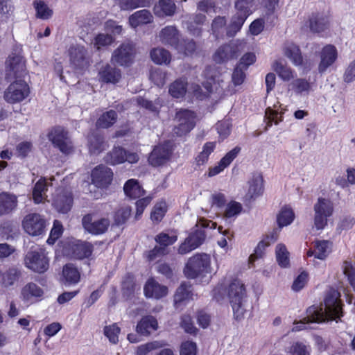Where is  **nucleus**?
Here are the masks:
<instances>
[{
	"mask_svg": "<svg viewBox=\"0 0 355 355\" xmlns=\"http://www.w3.org/2000/svg\"><path fill=\"white\" fill-rule=\"evenodd\" d=\"M120 333V328L116 324H113L110 326H106L104 328V334L109 339V340L114 344L119 341V334Z\"/></svg>",
	"mask_w": 355,
	"mask_h": 355,
	"instance_id": "60",
	"label": "nucleus"
},
{
	"mask_svg": "<svg viewBox=\"0 0 355 355\" xmlns=\"http://www.w3.org/2000/svg\"><path fill=\"white\" fill-rule=\"evenodd\" d=\"M249 188L246 193L248 199H255L263 193V179L261 174H254L248 182Z\"/></svg>",
	"mask_w": 355,
	"mask_h": 355,
	"instance_id": "26",
	"label": "nucleus"
},
{
	"mask_svg": "<svg viewBox=\"0 0 355 355\" xmlns=\"http://www.w3.org/2000/svg\"><path fill=\"white\" fill-rule=\"evenodd\" d=\"M150 79L158 87L164 85L166 80V73L159 69L152 70Z\"/></svg>",
	"mask_w": 355,
	"mask_h": 355,
	"instance_id": "62",
	"label": "nucleus"
},
{
	"mask_svg": "<svg viewBox=\"0 0 355 355\" xmlns=\"http://www.w3.org/2000/svg\"><path fill=\"white\" fill-rule=\"evenodd\" d=\"M43 294L42 288L33 282L26 284L21 291V298L24 301L26 302L41 297Z\"/></svg>",
	"mask_w": 355,
	"mask_h": 355,
	"instance_id": "33",
	"label": "nucleus"
},
{
	"mask_svg": "<svg viewBox=\"0 0 355 355\" xmlns=\"http://www.w3.org/2000/svg\"><path fill=\"white\" fill-rule=\"evenodd\" d=\"M29 94L28 85L24 80L17 79L5 90L3 97L7 103L14 104L24 101Z\"/></svg>",
	"mask_w": 355,
	"mask_h": 355,
	"instance_id": "8",
	"label": "nucleus"
},
{
	"mask_svg": "<svg viewBox=\"0 0 355 355\" xmlns=\"http://www.w3.org/2000/svg\"><path fill=\"white\" fill-rule=\"evenodd\" d=\"M166 204L164 201L157 202L153 207L150 218L155 223H159L166 212Z\"/></svg>",
	"mask_w": 355,
	"mask_h": 355,
	"instance_id": "58",
	"label": "nucleus"
},
{
	"mask_svg": "<svg viewBox=\"0 0 355 355\" xmlns=\"http://www.w3.org/2000/svg\"><path fill=\"white\" fill-rule=\"evenodd\" d=\"M63 231L62 225L58 220H55L53 228L51 230L50 236L47 239L49 244H53L55 241L62 235Z\"/></svg>",
	"mask_w": 355,
	"mask_h": 355,
	"instance_id": "63",
	"label": "nucleus"
},
{
	"mask_svg": "<svg viewBox=\"0 0 355 355\" xmlns=\"http://www.w3.org/2000/svg\"><path fill=\"white\" fill-rule=\"evenodd\" d=\"M24 266L29 270L43 273L49 266V259L47 257L45 250L41 248L28 251L24 259Z\"/></svg>",
	"mask_w": 355,
	"mask_h": 355,
	"instance_id": "4",
	"label": "nucleus"
},
{
	"mask_svg": "<svg viewBox=\"0 0 355 355\" xmlns=\"http://www.w3.org/2000/svg\"><path fill=\"white\" fill-rule=\"evenodd\" d=\"M33 6L37 18L46 20L51 17L53 10L43 1H35Z\"/></svg>",
	"mask_w": 355,
	"mask_h": 355,
	"instance_id": "49",
	"label": "nucleus"
},
{
	"mask_svg": "<svg viewBox=\"0 0 355 355\" xmlns=\"http://www.w3.org/2000/svg\"><path fill=\"white\" fill-rule=\"evenodd\" d=\"M144 290L147 297L155 299L165 297L168 293V288L166 286L159 284L154 279H150L147 281Z\"/></svg>",
	"mask_w": 355,
	"mask_h": 355,
	"instance_id": "24",
	"label": "nucleus"
},
{
	"mask_svg": "<svg viewBox=\"0 0 355 355\" xmlns=\"http://www.w3.org/2000/svg\"><path fill=\"white\" fill-rule=\"evenodd\" d=\"M178 240V234L175 230H171L169 232H161L158 234L155 241L159 243L161 247H166L173 245Z\"/></svg>",
	"mask_w": 355,
	"mask_h": 355,
	"instance_id": "46",
	"label": "nucleus"
},
{
	"mask_svg": "<svg viewBox=\"0 0 355 355\" xmlns=\"http://www.w3.org/2000/svg\"><path fill=\"white\" fill-rule=\"evenodd\" d=\"M6 77L11 80L12 78H21L26 74L25 60L19 50L17 52H12L6 60Z\"/></svg>",
	"mask_w": 355,
	"mask_h": 355,
	"instance_id": "9",
	"label": "nucleus"
},
{
	"mask_svg": "<svg viewBox=\"0 0 355 355\" xmlns=\"http://www.w3.org/2000/svg\"><path fill=\"white\" fill-rule=\"evenodd\" d=\"M307 24L312 32L320 33L327 28L329 22L326 17L315 15L310 17Z\"/></svg>",
	"mask_w": 355,
	"mask_h": 355,
	"instance_id": "40",
	"label": "nucleus"
},
{
	"mask_svg": "<svg viewBox=\"0 0 355 355\" xmlns=\"http://www.w3.org/2000/svg\"><path fill=\"white\" fill-rule=\"evenodd\" d=\"M125 149L122 147H114L105 156V162L111 165L120 164L125 162Z\"/></svg>",
	"mask_w": 355,
	"mask_h": 355,
	"instance_id": "35",
	"label": "nucleus"
},
{
	"mask_svg": "<svg viewBox=\"0 0 355 355\" xmlns=\"http://www.w3.org/2000/svg\"><path fill=\"white\" fill-rule=\"evenodd\" d=\"M89 150L91 154H98L105 149V144L102 136L92 135L89 139Z\"/></svg>",
	"mask_w": 355,
	"mask_h": 355,
	"instance_id": "47",
	"label": "nucleus"
},
{
	"mask_svg": "<svg viewBox=\"0 0 355 355\" xmlns=\"http://www.w3.org/2000/svg\"><path fill=\"white\" fill-rule=\"evenodd\" d=\"M293 89L300 94H308L312 90V84L304 78H297L292 83Z\"/></svg>",
	"mask_w": 355,
	"mask_h": 355,
	"instance_id": "51",
	"label": "nucleus"
},
{
	"mask_svg": "<svg viewBox=\"0 0 355 355\" xmlns=\"http://www.w3.org/2000/svg\"><path fill=\"white\" fill-rule=\"evenodd\" d=\"M341 268L344 275L355 291V266L351 261L346 260L343 262Z\"/></svg>",
	"mask_w": 355,
	"mask_h": 355,
	"instance_id": "56",
	"label": "nucleus"
},
{
	"mask_svg": "<svg viewBox=\"0 0 355 355\" xmlns=\"http://www.w3.org/2000/svg\"><path fill=\"white\" fill-rule=\"evenodd\" d=\"M62 275L65 284L69 285L76 284L80 279L79 270L72 263H67L63 267Z\"/></svg>",
	"mask_w": 355,
	"mask_h": 355,
	"instance_id": "36",
	"label": "nucleus"
},
{
	"mask_svg": "<svg viewBox=\"0 0 355 355\" xmlns=\"http://www.w3.org/2000/svg\"><path fill=\"white\" fill-rule=\"evenodd\" d=\"M92 252V245L86 242L77 243L73 248V255L76 258L82 259L88 257Z\"/></svg>",
	"mask_w": 355,
	"mask_h": 355,
	"instance_id": "52",
	"label": "nucleus"
},
{
	"mask_svg": "<svg viewBox=\"0 0 355 355\" xmlns=\"http://www.w3.org/2000/svg\"><path fill=\"white\" fill-rule=\"evenodd\" d=\"M295 214L293 209L288 207H284L281 209L277 215V220L279 227L290 225L294 220Z\"/></svg>",
	"mask_w": 355,
	"mask_h": 355,
	"instance_id": "45",
	"label": "nucleus"
},
{
	"mask_svg": "<svg viewBox=\"0 0 355 355\" xmlns=\"http://www.w3.org/2000/svg\"><path fill=\"white\" fill-rule=\"evenodd\" d=\"M131 214L130 207H122L117 210L114 214V220L116 225H120L126 222Z\"/></svg>",
	"mask_w": 355,
	"mask_h": 355,
	"instance_id": "61",
	"label": "nucleus"
},
{
	"mask_svg": "<svg viewBox=\"0 0 355 355\" xmlns=\"http://www.w3.org/2000/svg\"><path fill=\"white\" fill-rule=\"evenodd\" d=\"M224 293L232 306L234 318L242 320L246 311L247 291L245 284L240 279H234L224 288L218 285L213 290V297L220 302L223 299Z\"/></svg>",
	"mask_w": 355,
	"mask_h": 355,
	"instance_id": "2",
	"label": "nucleus"
},
{
	"mask_svg": "<svg viewBox=\"0 0 355 355\" xmlns=\"http://www.w3.org/2000/svg\"><path fill=\"white\" fill-rule=\"evenodd\" d=\"M284 54L295 66H300L303 62V58L300 48L293 44H288L286 46Z\"/></svg>",
	"mask_w": 355,
	"mask_h": 355,
	"instance_id": "41",
	"label": "nucleus"
},
{
	"mask_svg": "<svg viewBox=\"0 0 355 355\" xmlns=\"http://www.w3.org/2000/svg\"><path fill=\"white\" fill-rule=\"evenodd\" d=\"M151 0H119L118 6L122 10H133L137 8L149 7Z\"/></svg>",
	"mask_w": 355,
	"mask_h": 355,
	"instance_id": "42",
	"label": "nucleus"
},
{
	"mask_svg": "<svg viewBox=\"0 0 355 355\" xmlns=\"http://www.w3.org/2000/svg\"><path fill=\"white\" fill-rule=\"evenodd\" d=\"M275 254L277 261L282 268H286L289 266V252L284 244L279 243L276 246Z\"/></svg>",
	"mask_w": 355,
	"mask_h": 355,
	"instance_id": "48",
	"label": "nucleus"
},
{
	"mask_svg": "<svg viewBox=\"0 0 355 355\" xmlns=\"http://www.w3.org/2000/svg\"><path fill=\"white\" fill-rule=\"evenodd\" d=\"M73 205L72 194L68 190L58 189L53 196L52 205L60 213L65 214L71 210Z\"/></svg>",
	"mask_w": 355,
	"mask_h": 355,
	"instance_id": "12",
	"label": "nucleus"
},
{
	"mask_svg": "<svg viewBox=\"0 0 355 355\" xmlns=\"http://www.w3.org/2000/svg\"><path fill=\"white\" fill-rule=\"evenodd\" d=\"M171 150L167 145L155 146L149 155L148 162L153 166L166 164L170 159Z\"/></svg>",
	"mask_w": 355,
	"mask_h": 355,
	"instance_id": "19",
	"label": "nucleus"
},
{
	"mask_svg": "<svg viewBox=\"0 0 355 355\" xmlns=\"http://www.w3.org/2000/svg\"><path fill=\"white\" fill-rule=\"evenodd\" d=\"M22 225L28 234L38 236L44 232L46 220L38 214H29L24 217Z\"/></svg>",
	"mask_w": 355,
	"mask_h": 355,
	"instance_id": "10",
	"label": "nucleus"
},
{
	"mask_svg": "<svg viewBox=\"0 0 355 355\" xmlns=\"http://www.w3.org/2000/svg\"><path fill=\"white\" fill-rule=\"evenodd\" d=\"M99 79L106 83L115 84L119 81L121 78V72L119 69L106 64L103 67L98 73Z\"/></svg>",
	"mask_w": 355,
	"mask_h": 355,
	"instance_id": "28",
	"label": "nucleus"
},
{
	"mask_svg": "<svg viewBox=\"0 0 355 355\" xmlns=\"http://www.w3.org/2000/svg\"><path fill=\"white\" fill-rule=\"evenodd\" d=\"M340 293L330 288L324 297V308L320 306H311L306 310V316L295 324L293 331L306 329L305 324L313 322H322L325 320H333L343 315Z\"/></svg>",
	"mask_w": 355,
	"mask_h": 355,
	"instance_id": "1",
	"label": "nucleus"
},
{
	"mask_svg": "<svg viewBox=\"0 0 355 355\" xmlns=\"http://www.w3.org/2000/svg\"><path fill=\"white\" fill-rule=\"evenodd\" d=\"M241 150L240 147H235L230 152H228L218 163L215 166L210 167L208 171L209 177H214L220 172H222L225 168H227L232 162L236 157Z\"/></svg>",
	"mask_w": 355,
	"mask_h": 355,
	"instance_id": "23",
	"label": "nucleus"
},
{
	"mask_svg": "<svg viewBox=\"0 0 355 355\" xmlns=\"http://www.w3.org/2000/svg\"><path fill=\"white\" fill-rule=\"evenodd\" d=\"M134 54L135 49L132 44H122L114 51L111 61L121 66H128L132 62Z\"/></svg>",
	"mask_w": 355,
	"mask_h": 355,
	"instance_id": "13",
	"label": "nucleus"
},
{
	"mask_svg": "<svg viewBox=\"0 0 355 355\" xmlns=\"http://www.w3.org/2000/svg\"><path fill=\"white\" fill-rule=\"evenodd\" d=\"M152 61L156 64H168L171 60V53L163 47L153 48L150 51Z\"/></svg>",
	"mask_w": 355,
	"mask_h": 355,
	"instance_id": "34",
	"label": "nucleus"
},
{
	"mask_svg": "<svg viewBox=\"0 0 355 355\" xmlns=\"http://www.w3.org/2000/svg\"><path fill=\"white\" fill-rule=\"evenodd\" d=\"M158 37L162 44L175 49L181 41V34L175 26H166L159 33Z\"/></svg>",
	"mask_w": 355,
	"mask_h": 355,
	"instance_id": "15",
	"label": "nucleus"
},
{
	"mask_svg": "<svg viewBox=\"0 0 355 355\" xmlns=\"http://www.w3.org/2000/svg\"><path fill=\"white\" fill-rule=\"evenodd\" d=\"M185 276L190 279H200L211 273V259L209 255L202 253L196 254L190 257L184 268Z\"/></svg>",
	"mask_w": 355,
	"mask_h": 355,
	"instance_id": "3",
	"label": "nucleus"
},
{
	"mask_svg": "<svg viewBox=\"0 0 355 355\" xmlns=\"http://www.w3.org/2000/svg\"><path fill=\"white\" fill-rule=\"evenodd\" d=\"M175 121L178 124L173 129V133L178 137H182L189 133L194 128L196 114L191 110L181 109L177 111Z\"/></svg>",
	"mask_w": 355,
	"mask_h": 355,
	"instance_id": "7",
	"label": "nucleus"
},
{
	"mask_svg": "<svg viewBox=\"0 0 355 355\" xmlns=\"http://www.w3.org/2000/svg\"><path fill=\"white\" fill-rule=\"evenodd\" d=\"M70 61L75 67L83 69L89 65L87 50L84 46H72L69 49Z\"/></svg>",
	"mask_w": 355,
	"mask_h": 355,
	"instance_id": "22",
	"label": "nucleus"
},
{
	"mask_svg": "<svg viewBox=\"0 0 355 355\" xmlns=\"http://www.w3.org/2000/svg\"><path fill=\"white\" fill-rule=\"evenodd\" d=\"M278 234L276 231H273L270 234H268L262 241H261L255 249L254 254L250 256V259L253 257L255 258L261 257L265 248L269 246L271 243L277 240Z\"/></svg>",
	"mask_w": 355,
	"mask_h": 355,
	"instance_id": "44",
	"label": "nucleus"
},
{
	"mask_svg": "<svg viewBox=\"0 0 355 355\" xmlns=\"http://www.w3.org/2000/svg\"><path fill=\"white\" fill-rule=\"evenodd\" d=\"M188 82L187 78H178L168 86V93L174 98H183L187 92Z\"/></svg>",
	"mask_w": 355,
	"mask_h": 355,
	"instance_id": "31",
	"label": "nucleus"
},
{
	"mask_svg": "<svg viewBox=\"0 0 355 355\" xmlns=\"http://www.w3.org/2000/svg\"><path fill=\"white\" fill-rule=\"evenodd\" d=\"M204 76L207 78V82L204 83V87L208 92L211 91L212 85L220 84L223 82L222 73L218 70L217 67H208L204 71Z\"/></svg>",
	"mask_w": 355,
	"mask_h": 355,
	"instance_id": "27",
	"label": "nucleus"
},
{
	"mask_svg": "<svg viewBox=\"0 0 355 355\" xmlns=\"http://www.w3.org/2000/svg\"><path fill=\"white\" fill-rule=\"evenodd\" d=\"M176 10V5L173 0H159L154 6L153 11L159 17L173 16Z\"/></svg>",
	"mask_w": 355,
	"mask_h": 355,
	"instance_id": "29",
	"label": "nucleus"
},
{
	"mask_svg": "<svg viewBox=\"0 0 355 355\" xmlns=\"http://www.w3.org/2000/svg\"><path fill=\"white\" fill-rule=\"evenodd\" d=\"M18 206L17 196L10 192L0 193V216L8 215Z\"/></svg>",
	"mask_w": 355,
	"mask_h": 355,
	"instance_id": "20",
	"label": "nucleus"
},
{
	"mask_svg": "<svg viewBox=\"0 0 355 355\" xmlns=\"http://www.w3.org/2000/svg\"><path fill=\"white\" fill-rule=\"evenodd\" d=\"M314 227L317 230H323L327 225L328 218L334 212L333 202L327 198H318L313 205Z\"/></svg>",
	"mask_w": 355,
	"mask_h": 355,
	"instance_id": "5",
	"label": "nucleus"
},
{
	"mask_svg": "<svg viewBox=\"0 0 355 355\" xmlns=\"http://www.w3.org/2000/svg\"><path fill=\"white\" fill-rule=\"evenodd\" d=\"M48 138L53 146L63 154L69 155L73 152V142L69 137V132L64 128L61 126L53 128L49 132Z\"/></svg>",
	"mask_w": 355,
	"mask_h": 355,
	"instance_id": "6",
	"label": "nucleus"
},
{
	"mask_svg": "<svg viewBox=\"0 0 355 355\" xmlns=\"http://www.w3.org/2000/svg\"><path fill=\"white\" fill-rule=\"evenodd\" d=\"M117 120V114L114 110H109L98 119L96 123L97 128H108L113 125Z\"/></svg>",
	"mask_w": 355,
	"mask_h": 355,
	"instance_id": "43",
	"label": "nucleus"
},
{
	"mask_svg": "<svg viewBox=\"0 0 355 355\" xmlns=\"http://www.w3.org/2000/svg\"><path fill=\"white\" fill-rule=\"evenodd\" d=\"M82 225L87 232L97 235L105 233L107 230L110 223L108 218L94 219V215L89 214L83 216Z\"/></svg>",
	"mask_w": 355,
	"mask_h": 355,
	"instance_id": "11",
	"label": "nucleus"
},
{
	"mask_svg": "<svg viewBox=\"0 0 355 355\" xmlns=\"http://www.w3.org/2000/svg\"><path fill=\"white\" fill-rule=\"evenodd\" d=\"M288 352L291 355H309V351L307 347L299 342H296L292 344L290 347Z\"/></svg>",
	"mask_w": 355,
	"mask_h": 355,
	"instance_id": "64",
	"label": "nucleus"
},
{
	"mask_svg": "<svg viewBox=\"0 0 355 355\" xmlns=\"http://www.w3.org/2000/svg\"><path fill=\"white\" fill-rule=\"evenodd\" d=\"M175 49L185 55H192L196 50V44L193 40H181Z\"/></svg>",
	"mask_w": 355,
	"mask_h": 355,
	"instance_id": "57",
	"label": "nucleus"
},
{
	"mask_svg": "<svg viewBox=\"0 0 355 355\" xmlns=\"http://www.w3.org/2000/svg\"><path fill=\"white\" fill-rule=\"evenodd\" d=\"M205 239V234L202 230H197L195 232L191 234L184 241L182 242L178 249V252L180 254H186L192 250L198 248L204 241Z\"/></svg>",
	"mask_w": 355,
	"mask_h": 355,
	"instance_id": "17",
	"label": "nucleus"
},
{
	"mask_svg": "<svg viewBox=\"0 0 355 355\" xmlns=\"http://www.w3.org/2000/svg\"><path fill=\"white\" fill-rule=\"evenodd\" d=\"M21 277V271L17 267H10L5 272L2 271L0 279V285L3 288L13 286Z\"/></svg>",
	"mask_w": 355,
	"mask_h": 355,
	"instance_id": "30",
	"label": "nucleus"
},
{
	"mask_svg": "<svg viewBox=\"0 0 355 355\" xmlns=\"http://www.w3.org/2000/svg\"><path fill=\"white\" fill-rule=\"evenodd\" d=\"M125 194L130 198H139L144 195V191L135 179L128 180L123 187Z\"/></svg>",
	"mask_w": 355,
	"mask_h": 355,
	"instance_id": "39",
	"label": "nucleus"
},
{
	"mask_svg": "<svg viewBox=\"0 0 355 355\" xmlns=\"http://www.w3.org/2000/svg\"><path fill=\"white\" fill-rule=\"evenodd\" d=\"M226 19L224 17H216L211 23V33L216 39L221 37L223 35L224 29L226 26Z\"/></svg>",
	"mask_w": 355,
	"mask_h": 355,
	"instance_id": "55",
	"label": "nucleus"
},
{
	"mask_svg": "<svg viewBox=\"0 0 355 355\" xmlns=\"http://www.w3.org/2000/svg\"><path fill=\"white\" fill-rule=\"evenodd\" d=\"M153 21V16L151 12L145 9L137 11L129 17V23L133 28L151 23Z\"/></svg>",
	"mask_w": 355,
	"mask_h": 355,
	"instance_id": "32",
	"label": "nucleus"
},
{
	"mask_svg": "<svg viewBox=\"0 0 355 355\" xmlns=\"http://www.w3.org/2000/svg\"><path fill=\"white\" fill-rule=\"evenodd\" d=\"M191 286L186 283H182L177 289L174 296L175 304L182 302L189 298L191 293Z\"/></svg>",
	"mask_w": 355,
	"mask_h": 355,
	"instance_id": "59",
	"label": "nucleus"
},
{
	"mask_svg": "<svg viewBox=\"0 0 355 355\" xmlns=\"http://www.w3.org/2000/svg\"><path fill=\"white\" fill-rule=\"evenodd\" d=\"M239 45L231 43L220 46L214 54V60L217 63L226 62L236 58L240 53Z\"/></svg>",
	"mask_w": 355,
	"mask_h": 355,
	"instance_id": "16",
	"label": "nucleus"
},
{
	"mask_svg": "<svg viewBox=\"0 0 355 355\" xmlns=\"http://www.w3.org/2000/svg\"><path fill=\"white\" fill-rule=\"evenodd\" d=\"M320 61L318 64V71L324 73L337 60L338 51L334 45L328 44L324 46L320 53Z\"/></svg>",
	"mask_w": 355,
	"mask_h": 355,
	"instance_id": "18",
	"label": "nucleus"
},
{
	"mask_svg": "<svg viewBox=\"0 0 355 355\" xmlns=\"http://www.w3.org/2000/svg\"><path fill=\"white\" fill-rule=\"evenodd\" d=\"M48 190V184L45 178L39 180L34 186L33 190V198L36 204L43 202L47 196L46 191Z\"/></svg>",
	"mask_w": 355,
	"mask_h": 355,
	"instance_id": "38",
	"label": "nucleus"
},
{
	"mask_svg": "<svg viewBox=\"0 0 355 355\" xmlns=\"http://www.w3.org/2000/svg\"><path fill=\"white\" fill-rule=\"evenodd\" d=\"M243 209L241 203L236 201L230 202L224 210L223 218L225 219L235 218L240 214Z\"/></svg>",
	"mask_w": 355,
	"mask_h": 355,
	"instance_id": "54",
	"label": "nucleus"
},
{
	"mask_svg": "<svg viewBox=\"0 0 355 355\" xmlns=\"http://www.w3.org/2000/svg\"><path fill=\"white\" fill-rule=\"evenodd\" d=\"M272 69L284 81H289L294 78L293 70L282 60H275Z\"/></svg>",
	"mask_w": 355,
	"mask_h": 355,
	"instance_id": "37",
	"label": "nucleus"
},
{
	"mask_svg": "<svg viewBox=\"0 0 355 355\" xmlns=\"http://www.w3.org/2000/svg\"><path fill=\"white\" fill-rule=\"evenodd\" d=\"M113 173L112 170L104 165L95 167L92 172V182L98 188H106L112 182Z\"/></svg>",
	"mask_w": 355,
	"mask_h": 355,
	"instance_id": "14",
	"label": "nucleus"
},
{
	"mask_svg": "<svg viewBox=\"0 0 355 355\" xmlns=\"http://www.w3.org/2000/svg\"><path fill=\"white\" fill-rule=\"evenodd\" d=\"M331 251V243L327 241H318L315 243V257L324 259Z\"/></svg>",
	"mask_w": 355,
	"mask_h": 355,
	"instance_id": "53",
	"label": "nucleus"
},
{
	"mask_svg": "<svg viewBox=\"0 0 355 355\" xmlns=\"http://www.w3.org/2000/svg\"><path fill=\"white\" fill-rule=\"evenodd\" d=\"M236 13L232 17L231 22L227 28V35L229 37L234 36L240 31L247 17L250 15L249 9H236Z\"/></svg>",
	"mask_w": 355,
	"mask_h": 355,
	"instance_id": "21",
	"label": "nucleus"
},
{
	"mask_svg": "<svg viewBox=\"0 0 355 355\" xmlns=\"http://www.w3.org/2000/svg\"><path fill=\"white\" fill-rule=\"evenodd\" d=\"M158 329V322L156 318L152 315L143 317L137 323L136 331L140 335L148 336L152 331Z\"/></svg>",
	"mask_w": 355,
	"mask_h": 355,
	"instance_id": "25",
	"label": "nucleus"
},
{
	"mask_svg": "<svg viewBox=\"0 0 355 355\" xmlns=\"http://www.w3.org/2000/svg\"><path fill=\"white\" fill-rule=\"evenodd\" d=\"M166 345V343L162 340H155L141 345L137 348V355H147L152 351L162 348Z\"/></svg>",
	"mask_w": 355,
	"mask_h": 355,
	"instance_id": "50",
	"label": "nucleus"
}]
</instances>
